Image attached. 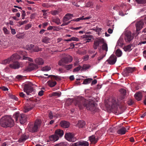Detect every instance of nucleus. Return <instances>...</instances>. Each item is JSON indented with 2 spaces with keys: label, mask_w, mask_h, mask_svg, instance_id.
I'll use <instances>...</instances> for the list:
<instances>
[{
  "label": "nucleus",
  "mask_w": 146,
  "mask_h": 146,
  "mask_svg": "<svg viewBox=\"0 0 146 146\" xmlns=\"http://www.w3.org/2000/svg\"><path fill=\"white\" fill-rule=\"evenodd\" d=\"M48 11V10H44V9L42 10V12L43 13V15L44 16H46V14H47L46 12L47 11Z\"/></svg>",
  "instance_id": "58"
},
{
  "label": "nucleus",
  "mask_w": 146,
  "mask_h": 146,
  "mask_svg": "<svg viewBox=\"0 0 146 146\" xmlns=\"http://www.w3.org/2000/svg\"><path fill=\"white\" fill-rule=\"evenodd\" d=\"M127 104L129 105H132L134 103V102L132 100L129 99L127 102Z\"/></svg>",
  "instance_id": "49"
},
{
  "label": "nucleus",
  "mask_w": 146,
  "mask_h": 146,
  "mask_svg": "<svg viewBox=\"0 0 146 146\" xmlns=\"http://www.w3.org/2000/svg\"><path fill=\"white\" fill-rule=\"evenodd\" d=\"M121 93L123 96H125L126 94V91L124 89H121L120 90Z\"/></svg>",
  "instance_id": "48"
},
{
  "label": "nucleus",
  "mask_w": 146,
  "mask_h": 146,
  "mask_svg": "<svg viewBox=\"0 0 146 146\" xmlns=\"http://www.w3.org/2000/svg\"><path fill=\"white\" fill-rule=\"evenodd\" d=\"M93 36L92 35H85L84 36V38H86L87 41L86 42H89L91 39L92 38Z\"/></svg>",
  "instance_id": "31"
},
{
  "label": "nucleus",
  "mask_w": 146,
  "mask_h": 146,
  "mask_svg": "<svg viewBox=\"0 0 146 146\" xmlns=\"http://www.w3.org/2000/svg\"><path fill=\"white\" fill-rule=\"evenodd\" d=\"M52 94V95L54 96H58V97H59L61 95L60 92L59 93L57 92H53Z\"/></svg>",
  "instance_id": "44"
},
{
  "label": "nucleus",
  "mask_w": 146,
  "mask_h": 146,
  "mask_svg": "<svg viewBox=\"0 0 146 146\" xmlns=\"http://www.w3.org/2000/svg\"><path fill=\"white\" fill-rule=\"evenodd\" d=\"M144 25L143 23L141 20L137 21L136 24V27L137 31H139L143 27Z\"/></svg>",
  "instance_id": "15"
},
{
  "label": "nucleus",
  "mask_w": 146,
  "mask_h": 146,
  "mask_svg": "<svg viewBox=\"0 0 146 146\" xmlns=\"http://www.w3.org/2000/svg\"><path fill=\"white\" fill-rule=\"evenodd\" d=\"M15 119V121L18 123L17 121L19 119L20 123L21 124H23L25 123L26 121V117L25 114H21L18 112H16L13 115V119Z\"/></svg>",
  "instance_id": "5"
},
{
  "label": "nucleus",
  "mask_w": 146,
  "mask_h": 146,
  "mask_svg": "<svg viewBox=\"0 0 146 146\" xmlns=\"http://www.w3.org/2000/svg\"><path fill=\"white\" fill-rule=\"evenodd\" d=\"M54 146H66V144L64 143H61L57 144Z\"/></svg>",
  "instance_id": "55"
},
{
  "label": "nucleus",
  "mask_w": 146,
  "mask_h": 146,
  "mask_svg": "<svg viewBox=\"0 0 146 146\" xmlns=\"http://www.w3.org/2000/svg\"><path fill=\"white\" fill-rule=\"evenodd\" d=\"M118 100L115 98H112L111 100V102L109 101L108 102V104L109 108L111 109H116L118 105Z\"/></svg>",
  "instance_id": "8"
},
{
  "label": "nucleus",
  "mask_w": 146,
  "mask_h": 146,
  "mask_svg": "<svg viewBox=\"0 0 146 146\" xmlns=\"http://www.w3.org/2000/svg\"><path fill=\"white\" fill-rule=\"evenodd\" d=\"M88 139L91 142V144H95L98 141L99 138L98 137L96 138L95 135H92L89 137Z\"/></svg>",
  "instance_id": "16"
},
{
  "label": "nucleus",
  "mask_w": 146,
  "mask_h": 146,
  "mask_svg": "<svg viewBox=\"0 0 146 146\" xmlns=\"http://www.w3.org/2000/svg\"><path fill=\"white\" fill-rule=\"evenodd\" d=\"M90 66L87 65H84L83 66L81 70L82 71H83L84 70H86L89 68Z\"/></svg>",
  "instance_id": "43"
},
{
  "label": "nucleus",
  "mask_w": 146,
  "mask_h": 146,
  "mask_svg": "<svg viewBox=\"0 0 146 146\" xmlns=\"http://www.w3.org/2000/svg\"><path fill=\"white\" fill-rule=\"evenodd\" d=\"M27 139L26 135H23L19 139V141L20 142H22L25 141Z\"/></svg>",
  "instance_id": "34"
},
{
  "label": "nucleus",
  "mask_w": 146,
  "mask_h": 146,
  "mask_svg": "<svg viewBox=\"0 0 146 146\" xmlns=\"http://www.w3.org/2000/svg\"><path fill=\"white\" fill-rule=\"evenodd\" d=\"M3 30L5 34H9V31L5 27H3Z\"/></svg>",
  "instance_id": "45"
},
{
  "label": "nucleus",
  "mask_w": 146,
  "mask_h": 146,
  "mask_svg": "<svg viewBox=\"0 0 146 146\" xmlns=\"http://www.w3.org/2000/svg\"><path fill=\"white\" fill-rule=\"evenodd\" d=\"M78 146H89V144L86 141H80L77 142Z\"/></svg>",
  "instance_id": "21"
},
{
  "label": "nucleus",
  "mask_w": 146,
  "mask_h": 146,
  "mask_svg": "<svg viewBox=\"0 0 146 146\" xmlns=\"http://www.w3.org/2000/svg\"><path fill=\"white\" fill-rule=\"evenodd\" d=\"M64 66V68H66L67 70H69L72 68V64L69 65H65Z\"/></svg>",
  "instance_id": "40"
},
{
  "label": "nucleus",
  "mask_w": 146,
  "mask_h": 146,
  "mask_svg": "<svg viewBox=\"0 0 146 146\" xmlns=\"http://www.w3.org/2000/svg\"><path fill=\"white\" fill-rule=\"evenodd\" d=\"M106 52H105V54H101L100 56L97 59V62L96 63V64H98L99 63L100 61L102 60L103 58L106 56Z\"/></svg>",
  "instance_id": "26"
},
{
  "label": "nucleus",
  "mask_w": 146,
  "mask_h": 146,
  "mask_svg": "<svg viewBox=\"0 0 146 146\" xmlns=\"http://www.w3.org/2000/svg\"><path fill=\"white\" fill-rule=\"evenodd\" d=\"M19 95L21 97L23 98H25V97H26L25 94L22 92L20 93Z\"/></svg>",
  "instance_id": "60"
},
{
  "label": "nucleus",
  "mask_w": 146,
  "mask_h": 146,
  "mask_svg": "<svg viewBox=\"0 0 146 146\" xmlns=\"http://www.w3.org/2000/svg\"><path fill=\"white\" fill-rule=\"evenodd\" d=\"M125 35L124 38L127 42H130L133 39L131 33L130 31H126L125 33Z\"/></svg>",
  "instance_id": "13"
},
{
  "label": "nucleus",
  "mask_w": 146,
  "mask_h": 146,
  "mask_svg": "<svg viewBox=\"0 0 146 146\" xmlns=\"http://www.w3.org/2000/svg\"><path fill=\"white\" fill-rule=\"evenodd\" d=\"M41 41L43 42L47 43L49 42V39L48 37H45L42 38Z\"/></svg>",
  "instance_id": "36"
},
{
  "label": "nucleus",
  "mask_w": 146,
  "mask_h": 146,
  "mask_svg": "<svg viewBox=\"0 0 146 146\" xmlns=\"http://www.w3.org/2000/svg\"><path fill=\"white\" fill-rule=\"evenodd\" d=\"M11 98L13 99H14L16 101L18 100V98L15 96L12 95L11 96Z\"/></svg>",
  "instance_id": "63"
},
{
  "label": "nucleus",
  "mask_w": 146,
  "mask_h": 146,
  "mask_svg": "<svg viewBox=\"0 0 146 146\" xmlns=\"http://www.w3.org/2000/svg\"><path fill=\"white\" fill-rule=\"evenodd\" d=\"M20 58L21 56L17 54H14L10 58L4 60L2 63L6 64L11 62V63L9 65L11 68L15 69H18L20 67V64L16 60Z\"/></svg>",
  "instance_id": "2"
},
{
  "label": "nucleus",
  "mask_w": 146,
  "mask_h": 146,
  "mask_svg": "<svg viewBox=\"0 0 146 146\" xmlns=\"http://www.w3.org/2000/svg\"><path fill=\"white\" fill-rule=\"evenodd\" d=\"M41 48H40L38 46H34V48L33 49V50L32 52H37L39 51H41Z\"/></svg>",
  "instance_id": "35"
},
{
  "label": "nucleus",
  "mask_w": 146,
  "mask_h": 146,
  "mask_svg": "<svg viewBox=\"0 0 146 146\" xmlns=\"http://www.w3.org/2000/svg\"><path fill=\"white\" fill-rule=\"evenodd\" d=\"M33 84L32 82L28 81V95H31V94H30V93H31L32 94H34L35 93V90L33 87Z\"/></svg>",
  "instance_id": "11"
},
{
  "label": "nucleus",
  "mask_w": 146,
  "mask_h": 146,
  "mask_svg": "<svg viewBox=\"0 0 146 146\" xmlns=\"http://www.w3.org/2000/svg\"><path fill=\"white\" fill-rule=\"evenodd\" d=\"M66 139L70 142H74L76 139L74 138V135L71 133H66L65 135Z\"/></svg>",
  "instance_id": "10"
},
{
  "label": "nucleus",
  "mask_w": 146,
  "mask_h": 146,
  "mask_svg": "<svg viewBox=\"0 0 146 146\" xmlns=\"http://www.w3.org/2000/svg\"><path fill=\"white\" fill-rule=\"evenodd\" d=\"M92 80V79L90 78L86 79L84 80L83 84H88L90 83Z\"/></svg>",
  "instance_id": "32"
},
{
  "label": "nucleus",
  "mask_w": 146,
  "mask_h": 146,
  "mask_svg": "<svg viewBox=\"0 0 146 146\" xmlns=\"http://www.w3.org/2000/svg\"><path fill=\"white\" fill-rule=\"evenodd\" d=\"M34 46L32 44H30L29 46H28V50H31V52L33 50V49L34 48Z\"/></svg>",
  "instance_id": "47"
},
{
  "label": "nucleus",
  "mask_w": 146,
  "mask_h": 146,
  "mask_svg": "<svg viewBox=\"0 0 146 146\" xmlns=\"http://www.w3.org/2000/svg\"><path fill=\"white\" fill-rule=\"evenodd\" d=\"M131 46L132 44H130L127 46H125L124 47V50L125 51H130L132 50V49L131 48Z\"/></svg>",
  "instance_id": "30"
},
{
  "label": "nucleus",
  "mask_w": 146,
  "mask_h": 146,
  "mask_svg": "<svg viewBox=\"0 0 146 146\" xmlns=\"http://www.w3.org/2000/svg\"><path fill=\"white\" fill-rule=\"evenodd\" d=\"M51 77L52 79L54 78L57 81H59L61 80V78L60 77L58 76L50 75L48 76V77Z\"/></svg>",
  "instance_id": "29"
},
{
  "label": "nucleus",
  "mask_w": 146,
  "mask_h": 146,
  "mask_svg": "<svg viewBox=\"0 0 146 146\" xmlns=\"http://www.w3.org/2000/svg\"><path fill=\"white\" fill-rule=\"evenodd\" d=\"M35 63L38 65H42L44 63V61L43 60L40 58H36L35 60Z\"/></svg>",
  "instance_id": "22"
},
{
  "label": "nucleus",
  "mask_w": 146,
  "mask_h": 146,
  "mask_svg": "<svg viewBox=\"0 0 146 146\" xmlns=\"http://www.w3.org/2000/svg\"><path fill=\"white\" fill-rule=\"evenodd\" d=\"M136 1L139 3L143 4L145 2V0H136Z\"/></svg>",
  "instance_id": "52"
},
{
  "label": "nucleus",
  "mask_w": 146,
  "mask_h": 146,
  "mask_svg": "<svg viewBox=\"0 0 146 146\" xmlns=\"http://www.w3.org/2000/svg\"><path fill=\"white\" fill-rule=\"evenodd\" d=\"M51 13L52 15H58L59 13V12L58 11L54 10L52 11Z\"/></svg>",
  "instance_id": "42"
},
{
  "label": "nucleus",
  "mask_w": 146,
  "mask_h": 146,
  "mask_svg": "<svg viewBox=\"0 0 146 146\" xmlns=\"http://www.w3.org/2000/svg\"><path fill=\"white\" fill-rule=\"evenodd\" d=\"M72 60V57L68 55L62 58L59 61L58 65L61 66H64L66 64L70 62Z\"/></svg>",
  "instance_id": "7"
},
{
  "label": "nucleus",
  "mask_w": 146,
  "mask_h": 146,
  "mask_svg": "<svg viewBox=\"0 0 146 146\" xmlns=\"http://www.w3.org/2000/svg\"><path fill=\"white\" fill-rule=\"evenodd\" d=\"M94 102V100L90 99L89 100H87L84 98L80 97H78L76 100L75 105L80 109H81L86 107L88 110L91 111H97L96 104Z\"/></svg>",
  "instance_id": "1"
},
{
  "label": "nucleus",
  "mask_w": 146,
  "mask_h": 146,
  "mask_svg": "<svg viewBox=\"0 0 146 146\" xmlns=\"http://www.w3.org/2000/svg\"><path fill=\"white\" fill-rule=\"evenodd\" d=\"M69 146H78L77 142L74 143H72L70 144Z\"/></svg>",
  "instance_id": "64"
},
{
  "label": "nucleus",
  "mask_w": 146,
  "mask_h": 146,
  "mask_svg": "<svg viewBox=\"0 0 146 146\" xmlns=\"http://www.w3.org/2000/svg\"><path fill=\"white\" fill-rule=\"evenodd\" d=\"M0 125L5 128L12 127L14 125V120L10 116H5L0 119Z\"/></svg>",
  "instance_id": "3"
},
{
  "label": "nucleus",
  "mask_w": 146,
  "mask_h": 146,
  "mask_svg": "<svg viewBox=\"0 0 146 146\" xmlns=\"http://www.w3.org/2000/svg\"><path fill=\"white\" fill-rule=\"evenodd\" d=\"M44 91L42 90H41L38 93V95L39 96H41L43 94Z\"/></svg>",
  "instance_id": "61"
},
{
  "label": "nucleus",
  "mask_w": 146,
  "mask_h": 146,
  "mask_svg": "<svg viewBox=\"0 0 146 146\" xmlns=\"http://www.w3.org/2000/svg\"><path fill=\"white\" fill-rule=\"evenodd\" d=\"M23 88V90L27 94V83H23L22 85Z\"/></svg>",
  "instance_id": "28"
},
{
  "label": "nucleus",
  "mask_w": 146,
  "mask_h": 146,
  "mask_svg": "<svg viewBox=\"0 0 146 146\" xmlns=\"http://www.w3.org/2000/svg\"><path fill=\"white\" fill-rule=\"evenodd\" d=\"M122 54L121 51L119 49H117L116 51V55L118 57H120L121 56Z\"/></svg>",
  "instance_id": "38"
},
{
  "label": "nucleus",
  "mask_w": 146,
  "mask_h": 146,
  "mask_svg": "<svg viewBox=\"0 0 146 146\" xmlns=\"http://www.w3.org/2000/svg\"><path fill=\"white\" fill-rule=\"evenodd\" d=\"M63 134L64 132L62 130L58 129L55 131L54 134L49 137V139L50 141H55L59 139V137H62Z\"/></svg>",
  "instance_id": "6"
},
{
  "label": "nucleus",
  "mask_w": 146,
  "mask_h": 146,
  "mask_svg": "<svg viewBox=\"0 0 146 146\" xmlns=\"http://www.w3.org/2000/svg\"><path fill=\"white\" fill-rule=\"evenodd\" d=\"M126 132V129L124 127H122L118 130L117 131L118 134L120 135H123L125 134Z\"/></svg>",
  "instance_id": "24"
},
{
  "label": "nucleus",
  "mask_w": 146,
  "mask_h": 146,
  "mask_svg": "<svg viewBox=\"0 0 146 146\" xmlns=\"http://www.w3.org/2000/svg\"><path fill=\"white\" fill-rule=\"evenodd\" d=\"M102 44L103 45H102V49L103 50H105L106 51V52L107 53V52L108 50V45L107 43L106 42H104Z\"/></svg>",
  "instance_id": "27"
},
{
  "label": "nucleus",
  "mask_w": 146,
  "mask_h": 146,
  "mask_svg": "<svg viewBox=\"0 0 146 146\" xmlns=\"http://www.w3.org/2000/svg\"><path fill=\"white\" fill-rule=\"evenodd\" d=\"M24 77V76H22L18 75L16 77V78L18 80H19L23 79Z\"/></svg>",
  "instance_id": "50"
},
{
  "label": "nucleus",
  "mask_w": 146,
  "mask_h": 146,
  "mask_svg": "<svg viewBox=\"0 0 146 146\" xmlns=\"http://www.w3.org/2000/svg\"><path fill=\"white\" fill-rule=\"evenodd\" d=\"M25 15L26 13H25V12L24 11H23L22 14V17L23 19H25Z\"/></svg>",
  "instance_id": "62"
},
{
  "label": "nucleus",
  "mask_w": 146,
  "mask_h": 146,
  "mask_svg": "<svg viewBox=\"0 0 146 146\" xmlns=\"http://www.w3.org/2000/svg\"><path fill=\"white\" fill-rule=\"evenodd\" d=\"M71 38V39L72 41H79V39L78 38L76 37H72Z\"/></svg>",
  "instance_id": "54"
},
{
  "label": "nucleus",
  "mask_w": 146,
  "mask_h": 146,
  "mask_svg": "<svg viewBox=\"0 0 146 146\" xmlns=\"http://www.w3.org/2000/svg\"><path fill=\"white\" fill-rule=\"evenodd\" d=\"M73 15L70 13L66 14L63 18V21L66 22L70 19H71V16H73Z\"/></svg>",
  "instance_id": "23"
},
{
  "label": "nucleus",
  "mask_w": 146,
  "mask_h": 146,
  "mask_svg": "<svg viewBox=\"0 0 146 146\" xmlns=\"http://www.w3.org/2000/svg\"><path fill=\"white\" fill-rule=\"evenodd\" d=\"M134 97L135 99L138 101L141 100L142 98V94L140 92H138L136 93Z\"/></svg>",
  "instance_id": "20"
},
{
  "label": "nucleus",
  "mask_w": 146,
  "mask_h": 146,
  "mask_svg": "<svg viewBox=\"0 0 146 146\" xmlns=\"http://www.w3.org/2000/svg\"><path fill=\"white\" fill-rule=\"evenodd\" d=\"M134 70L133 68L131 67H127L126 68V69L124 70L122 73L123 76L125 77L129 76L130 74L132 73Z\"/></svg>",
  "instance_id": "12"
},
{
  "label": "nucleus",
  "mask_w": 146,
  "mask_h": 146,
  "mask_svg": "<svg viewBox=\"0 0 146 146\" xmlns=\"http://www.w3.org/2000/svg\"><path fill=\"white\" fill-rule=\"evenodd\" d=\"M71 21H69L68 22H64L63 21V23L61 25V26L62 27V26H64L67 25L70 23Z\"/></svg>",
  "instance_id": "56"
},
{
  "label": "nucleus",
  "mask_w": 146,
  "mask_h": 146,
  "mask_svg": "<svg viewBox=\"0 0 146 146\" xmlns=\"http://www.w3.org/2000/svg\"><path fill=\"white\" fill-rule=\"evenodd\" d=\"M48 117L50 119H52L53 117H55V115H53L51 111H50L48 115Z\"/></svg>",
  "instance_id": "46"
},
{
  "label": "nucleus",
  "mask_w": 146,
  "mask_h": 146,
  "mask_svg": "<svg viewBox=\"0 0 146 146\" xmlns=\"http://www.w3.org/2000/svg\"><path fill=\"white\" fill-rule=\"evenodd\" d=\"M41 123V121L40 119L36 120L34 123L30 122L28 125V130L32 133L36 132Z\"/></svg>",
  "instance_id": "4"
},
{
  "label": "nucleus",
  "mask_w": 146,
  "mask_h": 146,
  "mask_svg": "<svg viewBox=\"0 0 146 146\" xmlns=\"http://www.w3.org/2000/svg\"><path fill=\"white\" fill-rule=\"evenodd\" d=\"M88 52L89 53L91 54H94L96 52L95 51L91 49H89L88 50Z\"/></svg>",
  "instance_id": "57"
},
{
  "label": "nucleus",
  "mask_w": 146,
  "mask_h": 146,
  "mask_svg": "<svg viewBox=\"0 0 146 146\" xmlns=\"http://www.w3.org/2000/svg\"><path fill=\"white\" fill-rule=\"evenodd\" d=\"M25 53H26V52H25L21 51L20 52V53L23 56V59L27 60V57L25 56Z\"/></svg>",
  "instance_id": "41"
},
{
  "label": "nucleus",
  "mask_w": 146,
  "mask_h": 146,
  "mask_svg": "<svg viewBox=\"0 0 146 146\" xmlns=\"http://www.w3.org/2000/svg\"><path fill=\"white\" fill-rule=\"evenodd\" d=\"M60 125L64 128H68L70 125V123L66 121H62L60 123Z\"/></svg>",
  "instance_id": "19"
},
{
  "label": "nucleus",
  "mask_w": 146,
  "mask_h": 146,
  "mask_svg": "<svg viewBox=\"0 0 146 146\" xmlns=\"http://www.w3.org/2000/svg\"><path fill=\"white\" fill-rule=\"evenodd\" d=\"M82 67L79 65L78 67L74 69L73 72H77L79 71L81 68Z\"/></svg>",
  "instance_id": "51"
},
{
  "label": "nucleus",
  "mask_w": 146,
  "mask_h": 146,
  "mask_svg": "<svg viewBox=\"0 0 146 146\" xmlns=\"http://www.w3.org/2000/svg\"><path fill=\"white\" fill-rule=\"evenodd\" d=\"M11 33L13 35H15L16 33V31L15 29H12L11 28Z\"/></svg>",
  "instance_id": "59"
},
{
  "label": "nucleus",
  "mask_w": 146,
  "mask_h": 146,
  "mask_svg": "<svg viewBox=\"0 0 146 146\" xmlns=\"http://www.w3.org/2000/svg\"><path fill=\"white\" fill-rule=\"evenodd\" d=\"M93 3L92 1H89L86 4V6L88 7H92Z\"/></svg>",
  "instance_id": "39"
},
{
  "label": "nucleus",
  "mask_w": 146,
  "mask_h": 146,
  "mask_svg": "<svg viewBox=\"0 0 146 146\" xmlns=\"http://www.w3.org/2000/svg\"><path fill=\"white\" fill-rule=\"evenodd\" d=\"M28 71H31L38 68V66L36 64L33 63H28Z\"/></svg>",
  "instance_id": "17"
},
{
  "label": "nucleus",
  "mask_w": 146,
  "mask_h": 146,
  "mask_svg": "<svg viewBox=\"0 0 146 146\" xmlns=\"http://www.w3.org/2000/svg\"><path fill=\"white\" fill-rule=\"evenodd\" d=\"M48 85L50 87L54 86L56 84V82L55 81L49 80L47 82Z\"/></svg>",
  "instance_id": "25"
},
{
  "label": "nucleus",
  "mask_w": 146,
  "mask_h": 146,
  "mask_svg": "<svg viewBox=\"0 0 146 146\" xmlns=\"http://www.w3.org/2000/svg\"><path fill=\"white\" fill-rule=\"evenodd\" d=\"M52 21L58 25H59V24L61 23L60 20L58 18H56L55 19H53Z\"/></svg>",
  "instance_id": "33"
},
{
  "label": "nucleus",
  "mask_w": 146,
  "mask_h": 146,
  "mask_svg": "<svg viewBox=\"0 0 146 146\" xmlns=\"http://www.w3.org/2000/svg\"><path fill=\"white\" fill-rule=\"evenodd\" d=\"M83 17H82L78 18L76 19H74L73 20H71V21H79L80 20H83Z\"/></svg>",
  "instance_id": "53"
},
{
  "label": "nucleus",
  "mask_w": 146,
  "mask_h": 146,
  "mask_svg": "<svg viewBox=\"0 0 146 146\" xmlns=\"http://www.w3.org/2000/svg\"><path fill=\"white\" fill-rule=\"evenodd\" d=\"M77 126L80 128H85L86 123L83 120H80L78 121L77 123Z\"/></svg>",
  "instance_id": "18"
},
{
  "label": "nucleus",
  "mask_w": 146,
  "mask_h": 146,
  "mask_svg": "<svg viewBox=\"0 0 146 146\" xmlns=\"http://www.w3.org/2000/svg\"><path fill=\"white\" fill-rule=\"evenodd\" d=\"M104 42V39L103 38H97L94 41L93 47L94 50L97 49L100 44H102Z\"/></svg>",
  "instance_id": "9"
},
{
  "label": "nucleus",
  "mask_w": 146,
  "mask_h": 146,
  "mask_svg": "<svg viewBox=\"0 0 146 146\" xmlns=\"http://www.w3.org/2000/svg\"><path fill=\"white\" fill-rule=\"evenodd\" d=\"M51 69V68L50 66H46L43 67L42 69V70L44 71H48L50 70Z\"/></svg>",
  "instance_id": "37"
},
{
  "label": "nucleus",
  "mask_w": 146,
  "mask_h": 146,
  "mask_svg": "<svg viewBox=\"0 0 146 146\" xmlns=\"http://www.w3.org/2000/svg\"><path fill=\"white\" fill-rule=\"evenodd\" d=\"M117 60V57L114 54L111 55L109 59H108L106 61L110 65H113L116 62Z\"/></svg>",
  "instance_id": "14"
}]
</instances>
